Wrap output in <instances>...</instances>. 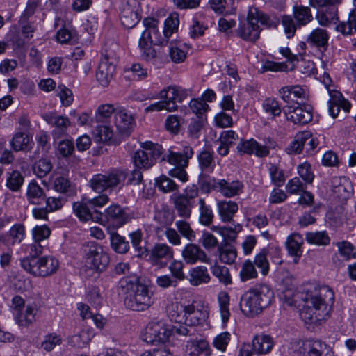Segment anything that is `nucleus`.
I'll use <instances>...</instances> for the list:
<instances>
[{"label":"nucleus","mask_w":356,"mask_h":356,"mask_svg":"<svg viewBox=\"0 0 356 356\" xmlns=\"http://www.w3.org/2000/svg\"><path fill=\"white\" fill-rule=\"evenodd\" d=\"M93 337L94 332L92 330L83 329L79 333L70 337L67 342L73 347L82 348L89 343Z\"/></svg>","instance_id":"nucleus-40"},{"label":"nucleus","mask_w":356,"mask_h":356,"mask_svg":"<svg viewBox=\"0 0 356 356\" xmlns=\"http://www.w3.org/2000/svg\"><path fill=\"white\" fill-rule=\"evenodd\" d=\"M274 299V292L270 286L257 284L242 295L240 308L245 316L254 317L268 307Z\"/></svg>","instance_id":"nucleus-3"},{"label":"nucleus","mask_w":356,"mask_h":356,"mask_svg":"<svg viewBox=\"0 0 356 356\" xmlns=\"http://www.w3.org/2000/svg\"><path fill=\"white\" fill-rule=\"evenodd\" d=\"M217 254L221 263L232 264L237 257V251L233 245L227 241H223L218 246Z\"/></svg>","instance_id":"nucleus-35"},{"label":"nucleus","mask_w":356,"mask_h":356,"mask_svg":"<svg viewBox=\"0 0 356 356\" xmlns=\"http://www.w3.org/2000/svg\"><path fill=\"white\" fill-rule=\"evenodd\" d=\"M334 300V293L330 286L315 288L314 293L305 298L306 305L300 314L301 318L307 323L325 320L333 309Z\"/></svg>","instance_id":"nucleus-1"},{"label":"nucleus","mask_w":356,"mask_h":356,"mask_svg":"<svg viewBox=\"0 0 356 356\" xmlns=\"http://www.w3.org/2000/svg\"><path fill=\"white\" fill-rule=\"evenodd\" d=\"M293 16L298 26H305L313 19L310 8L302 5L293 7Z\"/></svg>","instance_id":"nucleus-43"},{"label":"nucleus","mask_w":356,"mask_h":356,"mask_svg":"<svg viewBox=\"0 0 356 356\" xmlns=\"http://www.w3.org/2000/svg\"><path fill=\"white\" fill-rule=\"evenodd\" d=\"M332 192L340 199H348L353 191V186L346 177H334L332 179Z\"/></svg>","instance_id":"nucleus-30"},{"label":"nucleus","mask_w":356,"mask_h":356,"mask_svg":"<svg viewBox=\"0 0 356 356\" xmlns=\"http://www.w3.org/2000/svg\"><path fill=\"white\" fill-rule=\"evenodd\" d=\"M10 145L15 152H29L33 148V142L31 136L23 131H18L14 134Z\"/></svg>","instance_id":"nucleus-36"},{"label":"nucleus","mask_w":356,"mask_h":356,"mask_svg":"<svg viewBox=\"0 0 356 356\" xmlns=\"http://www.w3.org/2000/svg\"><path fill=\"white\" fill-rule=\"evenodd\" d=\"M133 248L136 252V257L145 259L148 255V249L142 245L143 233L140 229H137L129 234Z\"/></svg>","instance_id":"nucleus-44"},{"label":"nucleus","mask_w":356,"mask_h":356,"mask_svg":"<svg viewBox=\"0 0 356 356\" xmlns=\"http://www.w3.org/2000/svg\"><path fill=\"white\" fill-rule=\"evenodd\" d=\"M216 206L220 219L223 222H232L238 211V203L232 200H220Z\"/></svg>","instance_id":"nucleus-29"},{"label":"nucleus","mask_w":356,"mask_h":356,"mask_svg":"<svg viewBox=\"0 0 356 356\" xmlns=\"http://www.w3.org/2000/svg\"><path fill=\"white\" fill-rule=\"evenodd\" d=\"M72 208L76 217L82 222L92 220L99 222L102 218V213L93 209L86 198L74 202Z\"/></svg>","instance_id":"nucleus-18"},{"label":"nucleus","mask_w":356,"mask_h":356,"mask_svg":"<svg viewBox=\"0 0 356 356\" xmlns=\"http://www.w3.org/2000/svg\"><path fill=\"white\" fill-rule=\"evenodd\" d=\"M342 0H309V5L317 8L316 19L322 26L336 24L339 19L338 6Z\"/></svg>","instance_id":"nucleus-6"},{"label":"nucleus","mask_w":356,"mask_h":356,"mask_svg":"<svg viewBox=\"0 0 356 356\" xmlns=\"http://www.w3.org/2000/svg\"><path fill=\"white\" fill-rule=\"evenodd\" d=\"M94 136L96 142L111 143L113 132L111 127L108 124L97 125L94 130Z\"/></svg>","instance_id":"nucleus-50"},{"label":"nucleus","mask_w":356,"mask_h":356,"mask_svg":"<svg viewBox=\"0 0 356 356\" xmlns=\"http://www.w3.org/2000/svg\"><path fill=\"white\" fill-rule=\"evenodd\" d=\"M259 22L269 28L277 26L268 15L252 6L249 8L246 22L241 23L236 29V35L244 41L255 42L259 39L261 32Z\"/></svg>","instance_id":"nucleus-4"},{"label":"nucleus","mask_w":356,"mask_h":356,"mask_svg":"<svg viewBox=\"0 0 356 356\" xmlns=\"http://www.w3.org/2000/svg\"><path fill=\"white\" fill-rule=\"evenodd\" d=\"M266 248H262L255 255L253 264L254 266H257L261 271V273L264 276H266L270 271V264L267 258Z\"/></svg>","instance_id":"nucleus-60"},{"label":"nucleus","mask_w":356,"mask_h":356,"mask_svg":"<svg viewBox=\"0 0 356 356\" xmlns=\"http://www.w3.org/2000/svg\"><path fill=\"white\" fill-rule=\"evenodd\" d=\"M21 266L27 273L39 277H47L54 274L59 268V261L49 255L39 258L24 257Z\"/></svg>","instance_id":"nucleus-5"},{"label":"nucleus","mask_w":356,"mask_h":356,"mask_svg":"<svg viewBox=\"0 0 356 356\" xmlns=\"http://www.w3.org/2000/svg\"><path fill=\"white\" fill-rule=\"evenodd\" d=\"M329 34L325 29L316 28L308 35L307 42L318 47L324 48L328 44Z\"/></svg>","instance_id":"nucleus-45"},{"label":"nucleus","mask_w":356,"mask_h":356,"mask_svg":"<svg viewBox=\"0 0 356 356\" xmlns=\"http://www.w3.org/2000/svg\"><path fill=\"white\" fill-rule=\"evenodd\" d=\"M258 276V273L253 262L250 260H245L239 272V277L242 282H246L252 279H255Z\"/></svg>","instance_id":"nucleus-59"},{"label":"nucleus","mask_w":356,"mask_h":356,"mask_svg":"<svg viewBox=\"0 0 356 356\" xmlns=\"http://www.w3.org/2000/svg\"><path fill=\"white\" fill-rule=\"evenodd\" d=\"M184 323L187 326H197L209 317V309L201 302L193 301L184 306Z\"/></svg>","instance_id":"nucleus-15"},{"label":"nucleus","mask_w":356,"mask_h":356,"mask_svg":"<svg viewBox=\"0 0 356 356\" xmlns=\"http://www.w3.org/2000/svg\"><path fill=\"white\" fill-rule=\"evenodd\" d=\"M186 353L188 356H200L202 354L210 356L211 350L209 343L201 339L188 341L186 345Z\"/></svg>","instance_id":"nucleus-41"},{"label":"nucleus","mask_w":356,"mask_h":356,"mask_svg":"<svg viewBox=\"0 0 356 356\" xmlns=\"http://www.w3.org/2000/svg\"><path fill=\"white\" fill-rule=\"evenodd\" d=\"M353 29L356 31V10L353 9L348 15L347 22H341L335 27V30L343 35H351Z\"/></svg>","instance_id":"nucleus-56"},{"label":"nucleus","mask_w":356,"mask_h":356,"mask_svg":"<svg viewBox=\"0 0 356 356\" xmlns=\"http://www.w3.org/2000/svg\"><path fill=\"white\" fill-rule=\"evenodd\" d=\"M27 201L31 204H40L45 199L43 188L35 180L31 181L26 193Z\"/></svg>","instance_id":"nucleus-38"},{"label":"nucleus","mask_w":356,"mask_h":356,"mask_svg":"<svg viewBox=\"0 0 356 356\" xmlns=\"http://www.w3.org/2000/svg\"><path fill=\"white\" fill-rule=\"evenodd\" d=\"M124 175L120 170H113L105 174L94 175L88 182V186L95 192L101 193L111 189L120 184Z\"/></svg>","instance_id":"nucleus-11"},{"label":"nucleus","mask_w":356,"mask_h":356,"mask_svg":"<svg viewBox=\"0 0 356 356\" xmlns=\"http://www.w3.org/2000/svg\"><path fill=\"white\" fill-rule=\"evenodd\" d=\"M211 272L221 284H223L225 286L232 284V276L227 267L215 264L211 266Z\"/></svg>","instance_id":"nucleus-49"},{"label":"nucleus","mask_w":356,"mask_h":356,"mask_svg":"<svg viewBox=\"0 0 356 356\" xmlns=\"http://www.w3.org/2000/svg\"><path fill=\"white\" fill-rule=\"evenodd\" d=\"M143 24L145 27L142 34L146 33L149 38H154V43L158 45H165L166 40L161 36L159 31L158 25L159 21L154 17H146L143 20Z\"/></svg>","instance_id":"nucleus-33"},{"label":"nucleus","mask_w":356,"mask_h":356,"mask_svg":"<svg viewBox=\"0 0 356 356\" xmlns=\"http://www.w3.org/2000/svg\"><path fill=\"white\" fill-rule=\"evenodd\" d=\"M170 337V325L162 321H151L145 328L143 340L154 344L155 342L165 343Z\"/></svg>","instance_id":"nucleus-16"},{"label":"nucleus","mask_w":356,"mask_h":356,"mask_svg":"<svg viewBox=\"0 0 356 356\" xmlns=\"http://www.w3.org/2000/svg\"><path fill=\"white\" fill-rule=\"evenodd\" d=\"M175 225L181 237L186 238L188 241L193 242L196 238V234L191 226L190 222L183 218L175 221Z\"/></svg>","instance_id":"nucleus-57"},{"label":"nucleus","mask_w":356,"mask_h":356,"mask_svg":"<svg viewBox=\"0 0 356 356\" xmlns=\"http://www.w3.org/2000/svg\"><path fill=\"white\" fill-rule=\"evenodd\" d=\"M305 240L309 244L319 246H326L330 243V238L326 231L307 232Z\"/></svg>","instance_id":"nucleus-48"},{"label":"nucleus","mask_w":356,"mask_h":356,"mask_svg":"<svg viewBox=\"0 0 356 356\" xmlns=\"http://www.w3.org/2000/svg\"><path fill=\"white\" fill-rule=\"evenodd\" d=\"M52 188L57 193L65 194L68 197H74L77 194L76 185L72 184L67 177L59 175L51 181Z\"/></svg>","instance_id":"nucleus-32"},{"label":"nucleus","mask_w":356,"mask_h":356,"mask_svg":"<svg viewBox=\"0 0 356 356\" xmlns=\"http://www.w3.org/2000/svg\"><path fill=\"white\" fill-rule=\"evenodd\" d=\"M179 24V15L177 13H171L168 18L165 20L163 35V38L165 42V44L168 43V39L170 38L172 34L177 31Z\"/></svg>","instance_id":"nucleus-52"},{"label":"nucleus","mask_w":356,"mask_h":356,"mask_svg":"<svg viewBox=\"0 0 356 356\" xmlns=\"http://www.w3.org/2000/svg\"><path fill=\"white\" fill-rule=\"evenodd\" d=\"M189 282L193 286H198L210 282L211 277L207 267L203 266L193 268L189 273Z\"/></svg>","instance_id":"nucleus-42"},{"label":"nucleus","mask_w":356,"mask_h":356,"mask_svg":"<svg viewBox=\"0 0 356 356\" xmlns=\"http://www.w3.org/2000/svg\"><path fill=\"white\" fill-rule=\"evenodd\" d=\"M168 54L171 60L175 63L184 62L187 56V52L184 49L183 44L181 42H171Z\"/></svg>","instance_id":"nucleus-54"},{"label":"nucleus","mask_w":356,"mask_h":356,"mask_svg":"<svg viewBox=\"0 0 356 356\" xmlns=\"http://www.w3.org/2000/svg\"><path fill=\"white\" fill-rule=\"evenodd\" d=\"M62 343V337L56 332L48 333L44 337L41 343V348L46 352L52 351L56 346Z\"/></svg>","instance_id":"nucleus-61"},{"label":"nucleus","mask_w":356,"mask_h":356,"mask_svg":"<svg viewBox=\"0 0 356 356\" xmlns=\"http://www.w3.org/2000/svg\"><path fill=\"white\" fill-rule=\"evenodd\" d=\"M284 111L286 120L296 125H305L313 120V108L307 103L286 105Z\"/></svg>","instance_id":"nucleus-12"},{"label":"nucleus","mask_w":356,"mask_h":356,"mask_svg":"<svg viewBox=\"0 0 356 356\" xmlns=\"http://www.w3.org/2000/svg\"><path fill=\"white\" fill-rule=\"evenodd\" d=\"M136 2L134 0L127 1L122 5L120 11V21L127 29L134 27L140 21L138 10L136 9Z\"/></svg>","instance_id":"nucleus-21"},{"label":"nucleus","mask_w":356,"mask_h":356,"mask_svg":"<svg viewBox=\"0 0 356 356\" xmlns=\"http://www.w3.org/2000/svg\"><path fill=\"white\" fill-rule=\"evenodd\" d=\"M104 216L108 223L117 228L122 227L129 220L127 213L118 204L108 207L104 211Z\"/></svg>","instance_id":"nucleus-27"},{"label":"nucleus","mask_w":356,"mask_h":356,"mask_svg":"<svg viewBox=\"0 0 356 356\" xmlns=\"http://www.w3.org/2000/svg\"><path fill=\"white\" fill-rule=\"evenodd\" d=\"M259 355L268 354L274 346L273 339L268 334L256 335L250 344Z\"/></svg>","instance_id":"nucleus-37"},{"label":"nucleus","mask_w":356,"mask_h":356,"mask_svg":"<svg viewBox=\"0 0 356 356\" xmlns=\"http://www.w3.org/2000/svg\"><path fill=\"white\" fill-rule=\"evenodd\" d=\"M199 206V222L204 226H209L212 224L214 214L211 207L206 204L204 198H200L198 200Z\"/></svg>","instance_id":"nucleus-47"},{"label":"nucleus","mask_w":356,"mask_h":356,"mask_svg":"<svg viewBox=\"0 0 356 356\" xmlns=\"http://www.w3.org/2000/svg\"><path fill=\"white\" fill-rule=\"evenodd\" d=\"M262 108L266 113L274 118L280 116L282 113L280 103L275 98H266L262 103Z\"/></svg>","instance_id":"nucleus-62"},{"label":"nucleus","mask_w":356,"mask_h":356,"mask_svg":"<svg viewBox=\"0 0 356 356\" xmlns=\"http://www.w3.org/2000/svg\"><path fill=\"white\" fill-rule=\"evenodd\" d=\"M147 261L153 266L160 268L167 266L174 257V250L166 243H157L148 250Z\"/></svg>","instance_id":"nucleus-17"},{"label":"nucleus","mask_w":356,"mask_h":356,"mask_svg":"<svg viewBox=\"0 0 356 356\" xmlns=\"http://www.w3.org/2000/svg\"><path fill=\"white\" fill-rule=\"evenodd\" d=\"M112 249L118 254H125L129 250V243L118 233H112L110 237Z\"/></svg>","instance_id":"nucleus-55"},{"label":"nucleus","mask_w":356,"mask_h":356,"mask_svg":"<svg viewBox=\"0 0 356 356\" xmlns=\"http://www.w3.org/2000/svg\"><path fill=\"white\" fill-rule=\"evenodd\" d=\"M115 125L117 130L122 135H129L134 128V119L123 108H118L114 116Z\"/></svg>","instance_id":"nucleus-26"},{"label":"nucleus","mask_w":356,"mask_h":356,"mask_svg":"<svg viewBox=\"0 0 356 356\" xmlns=\"http://www.w3.org/2000/svg\"><path fill=\"white\" fill-rule=\"evenodd\" d=\"M141 149L136 151L132 156V161L136 168L147 170L152 167L156 159L163 153L161 145L150 141L141 144Z\"/></svg>","instance_id":"nucleus-8"},{"label":"nucleus","mask_w":356,"mask_h":356,"mask_svg":"<svg viewBox=\"0 0 356 356\" xmlns=\"http://www.w3.org/2000/svg\"><path fill=\"white\" fill-rule=\"evenodd\" d=\"M199 195V190L195 185L188 186L183 193L175 195L172 200L174 208L178 216L184 219L190 218L192 209L195 205V199Z\"/></svg>","instance_id":"nucleus-10"},{"label":"nucleus","mask_w":356,"mask_h":356,"mask_svg":"<svg viewBox=\"0 0 356 356\" xmlns=\"http://www.w3.org/2000/svg\"><path fill=\"white\" fill-rule=\"evenodd\" d=\"M217 186L218 192L226 198H232L240 195L244 190V184L240 180L229 181L225 179H218Z\"/></svg>","instance_id":"nucleus-24"},{"label":"nucleus","mask_w":356,"mask_h":356,"mask_svg":"<svg viewBox=\"0 0 356 356\" xmlns=\"http://www.w3.org/2000/svg\"><path fill=\"white\" fill-rule=\"evenodd\" d=\"M181 256L188 264H194L198 261L208 264L209 257L200 245L189 243L186 244L181 251Z\"/></svg>","instance_id":"nucleus-20"},{"label":"nucleus","mask_w":356,"mask_h":356,"mask_svg":"<svg viewBox=\"0 0 356 356\" xmlns=\"http://www.w3.org/2000/svg\"><path fill=\"white\" fill-rule=\"evenodd\" d=\"M193 154V148L191 146L186 145L181 151L174 152L169 149L168 153L163 156V159L174 166H188V161L192 158Z\"/></svg>","instance_id":"nucleus-22"},{"label":"nucleus","mask_w":356,"mask_h":356,"mask_svg":"<svg viewBox=\"0 0 356 356\" xmlns=\"http://www.w3.org/2000/svg\"><path fill=\"white\" fill-rule=\"evenodd\" d=\"M117 110L118 108L112 104H102L96 108L92 121L107 124L110 122L112 115H115Z\"/></svg>","instance_id":"nucleus-39"},{"label":"nucleus","mask_w":356,"mask_h":356,"mask_svg":"<svg viewBox=\"0 0 356 356\" xmlns=\"http://www.w3.org/2000/svg\"><path fill=\"white\" fill-rule=\"evenodd\" d=\"M218 302L220 307V312L223 323H226L230 316L229 309V295L226 291H221L218 296Z\"/></svg>","instance_id":"nucleus-58"},{"label":"nucleus","mask_w":356,"mask_h":356,"mask_svg":"<svg viewBox=\"0 0 356 356\" xmlns=\"http://www.w3.org/2000/svg\"><path fill=\"white\" fill-rule=\"evenodd\" d=\"M38 309L34 304H29L24 310L17 311L15 313L14 319L16 324L22 328H28L36 321V314Z\"/></svg>","instance_id":"nucleus-25"},{"label":"nucleus","mask_w":356,"mask_h":356,"mask_svg":"<svg viewBox=\"0 0 356 356\" xmlns=\"http://www.w3.org/2000/svg\"><path fill=\"white\" fill-rule=\"evenodd\" d=\"M277 143L270 138L264 140V144L259 143L254 138H241L237 144L236 150L239 155H252L258 158H265L270 154V149H275Z\"/></svg>","instance_id":"nucleus-9"},{"label":"nucleus","mask_w":356,"mask_h":356,"mask_svg":"<svg viewBox=\"0 0 356 356\" xmlns=\"http://www.w3.org/2000/svg\"><path fill=\"white\" fill-rule=\"evenodd\" d=\"M85 266L97 272L106 270L109 264V257L102 245L94 241L86 243L83 248Z\"/></svg>","instance_id":"nucleus-7"},{"label":"nucleus","mask_w":356,"mask_h":356,"mask_svg":"<svg viewBox=\"0 0 356 356\" xmlns=\"http://www.w3.org/2000/svg\"><path fill=\"white\" fill-rule=\"evenodd\" d=\"M280 97L287 104H306L309 98V91L306 86L290 85L278 90Z\"/></svg>","instance_id":"nucleus-14"},{"label":"nucleus","mask_w":356,"mask_h":356,"mask_svg":"<svg viewBox=\"0 0 356 356\" xmlns=\"http://www.w3.org/2000/svg\"><path fill=\"white\" fill-rule=\"evenodd\" d=\"M308 356H334V353L330 346L316 340L309 343Z\"/></svg>","instance_id":"nucleus-46"},{"label":"nucleus","mask_w":356,"mask_h":356,"mask_svg":"<svg viewBox=\"0 0 356 356\" xmlns=\"http://www.w3.org/2000/svg\"><path fill=\"white\" fill-rule=\"evenodd\" d=\"M155 185L163 193H170L178 190V185L166 175H161L155 179Z\"/></svg>","instance_id":"nucleus-63"},{"label":"nucleus","mask_w":356,"mask_h":356,"mask_svg":"<svg viewBox=\"0 0 356 356\" xmlns=\"http://www.w3.org/2000/svg\"><path fill=\"white\" fill-rule=\"evenodd\" d=\"M117 57L108 51L102 54L96 71V79L102 87H107L115 72Z\"/></svg>","instance_id":"nucleus-13"},{"label":"nucleus","mask_w":356,"mask_h":356,"mask_svg":"<svg viewBox=\"0 0 356 356\" xmlns=\"http://www.w3.org/2000/svg\"><path fill=\"white\" fill-rule=\"evenodd\" d=\"M309 134L307 132H299L295 136L294 140L286 147L285 152L288 154H300L305 145V140L308 138Z\"/></svg>","instance_id":"nucleus-51"},{"label":"nucleus","mask_w":356,"mask_h":356,"mask_svg":"<svg viewBox=\"0 0 356 356\" xmlns=\"http://www.w3.org/2000/svg\"><path fill=\"white\" fill-rule=\"evenodd\" d=\"M43 118L47 124L55 127L51 132L54 139L59 138L60 136L66 134L67 128L71 125L68 118L63 115L47 113L44 115Z\"/></svg>","instance_id":"nucleus-23"},{"label":"nucleus","mask_w":356,"mask_h":356,"mask_svg":"<svg viewBox=\"0 0 356 356\" xmlns=\"http://www.w3.org/2000/svg\"><path fill=\"white\" fill-rule=\"evenodd\" d=\"M153 42V38H149L146 33L141 34L138 41V49L140 57L146 61H152L156 57V51L152 45Z\"/></svg>","instance_id":"nucleus-34"},{"label":"nucleus","mask_w":356,"mask_h":356,"mask_svg":"<svg viewBox=\"0 0 356 356\" xmlns=\"http://www.w3.org/2000/svg\"><path fill=\"white\" fill-rule=\"evenodd\" d=\"M159 95L161 99H166L168 103L175 106V111L178 108L176 102L181 103L184 102L191 95V91L181 86L172 85L162 89Z\"/></svg>","instance_id":"nucleus-19"},{"label":"nucleus","mask_w":356,"mask_h":356,"mask_svg":"<svg viewBox=\"0 0 356 356\" xmlns=\"http://www.w3.org/2000/svg\"><path fill=\"white\" fill-rule=\"evenodd\" d=\"M51 169V162L47 159H41L33 165V172L39 178L44 177Z\"/></svg>","instance_id":"nucleus-64"},{"label":"nucleus","mask_w":356,"mask_h":356,"mask_svg":"<svg viewBox=\"0 0 356 356\" xmlns=\"http://www.w3.org/2000/svg\"><path fill=\"white\" fill-rule=\"evenodd\" d=\"M118 289L120 293L127 295L124 304L133 311H145L154 303L152 292L138 278H122L119 282Z\"/></svg>","instance_id":"nucleus-2"},{"label":"nucleus","mask_w":356,"mask_h":356,"mask_svg":"<svg viewBox=\"0 0 356 356\" xmlns=\"http://www.w3.org/2000/svg\"><path fill=\"white\" fill-rule=\"evenodd\" d=\"M271 183L276 187L282 186L286 181L284 170L277 164L270 163L268 169Z\"/></svg>","instance_id":"nucleus-53"},{"label":"nucleus","mask_w":356,"mask_h":356,"mask_svg":"<svg viewBox=\"0 0 356 356\" xmlns=\"http://www.w3.org/2000/svg\"><path fill=\"white\" fill-rule=\"evenodd\" d=\"M303 238L298 233L290 234L285 242L286 248L288 254L293 257V262L297 264L302 254V245L303 244Z\"/></svg>","instance_id":"nucleus-28"},{"label":"nucleus","mask_w":356,"mask_h":356,"mask_svg":"<svg viewBox=\"0 0 356 356\" xmlns=\"http://www.w3.org/2000/svg\"><path fill=\"white\" fill-rule=\"evenodd\" d=\"M198 167L201 170L200 177H205V174L212 173L216 168L213 152L202 149L197 155Z\"/></svg>","instance_id":"nucleus-31"}]
</instances>
